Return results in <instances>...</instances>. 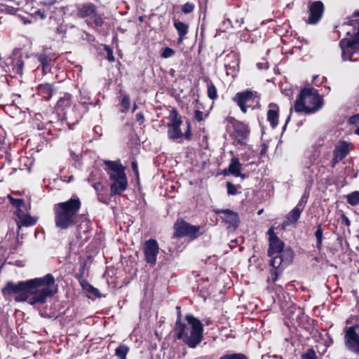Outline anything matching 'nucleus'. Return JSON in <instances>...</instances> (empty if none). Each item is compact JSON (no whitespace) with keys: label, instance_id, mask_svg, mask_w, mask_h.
Wrapping results in <instances>:
<instances>
[{"label":"nucleus","instance_id":"f257e3e1","mask_svg":"<svg viewBox=\"0 0 359 359\" xmlns=\"http://www.w3.org/2000/svg\"><path fill=\"white\" fill-rule=\"evenodd\" d=\"M57 290L54 277L48 273L43 277L20 281L15 285L8 282L4 292H12L16 302L27 301L29 304H43Z\"/></svg>","mask_w":359,"mask_h":359},{"label":"nucleus","instance_id":"f03ea898","mask_svg":"<svg viewBox=\"0 0 359 359\" xmlns=\"http://www.w3.org/2000/svg\"><path fill=\"white\" fill-rule=\"evenodd\" d=\"M268 234V255L271 257L270 265L274 269L272 273L276 276L273 279L276 280L278 274L292 262L294 253L290 248H285L284 243L277 236L273 228L269 229Z\"/></svg>","mask_w":359,"mask_h":359},{"label":"nucleus","instance_id":"7ed1b4c3","mask_svg":"<svg viewBox=\"0 0 359 359\" xmlns=\"http://www.w3.org/2000/svg\"><path fill=\"white\" fill-rule=\"evenodd\" d=\"M81 205L77 196L55 204L53 209L55 226L61 230H65L76 224Z\"/></svg>","mask_w":359,"mask_h":359},{"label":"nucleus","instance_id":"20e7f679","mask_svg":"<svg viewBox=\"0 0 359 359\" xmlns=\"http://www.w3.org/2000/svg\"><path fill=\"white\" fill-rule=\"evenodd\" d=\"M178 310V318L176 323L177 338L183 341L191 348H195L202 340L203 326L201 322L192 316H186L187 323L182 324L181 320L180 308Z\"/></svg>","mask_w":359,"mask_h":359},{"label":"nucleus","instance_id":"39448f33","mask_svg":"<svg viewBox=\"0 0 359 359\" xmlns=\"http://www.w3.org/2000/svg\"><path fill=\"white\" fill-rule=\"evenodd\" d=\"M323 107V99L314 88H304L299 95L294 104L297 112L314 113Z\"/></svg>","mask_w":359,"mask_h":359},{"label":"nucleus","instance_id":"423d86ee","mask_svg":"<svg viewBox=\"0 0 359 359\" xmlns=\"http://www.w3.org/2000/svg\"><path fill=\"white\" fill-rule=\"evenodd\" d=\"M226 128L231 137L238 143L243 144L249 135L248 126L232 117L226 118Z\"/></svg>","mask_w":359,"mask_h":359},{"label":"nucleus","instance_id":"0eeeda50","mask_svg":"<svg viewBox=\"0 0 359 359\" xmlns=\"http://www.w3.org/2000/svg\"><path fill=\"white\" fill-rule=\"evenodd\" d=\"M77 15L79 18H88L86 22L89 25L93 24L96 27H101L103 25L102 18L98 15L96 6L91 3H86L81 5L78 10Z\"/></svg>","mask_w":359,"mask_h":359},{"label":"nucleus","instance_id":"6e6552de","mask_svg":"<svg viewBox=\"0 0 359 359\" xmlns=\"http://www.w3.org/2000/svg\"><path fill=\"white\" fill-rule=\"evenodd\" d=\"M173 238L188 236L196 238L201 226L191 225L182 219H178L174 224Z\"/></svg>","mask_w":359,"mask_h":359},{"label":"nucleus","instance_id":"1a4fd4ad","mask_svg":"<svg viewBox=\"0 0 359 359\" xmlns=\"http://www.w3.org/2000/svg\"><path fill=\"white\" fill-rule=\"evenodd\" d=\"M345 344L347 348L359 355V325L345 327Z\"/></svg>","mask_w":359,"mask_h":359},{"label":"nucleus","instance_id":"9d476101","mask_svg":"<svg viewBox=\"0 0 359 359\" xmlns=\"http://www.w3.org/2000/svg\"><path fill=\"white\" fill-rule=\"evenodd\" d=\"M214 212L216 214L222 215L221 219L222 222L227 225L228 229L232 228L233 229H236L238 228L240 219L236 212L229 209H215Z\"/></svg>","mask_w":359,"mask_h":359},{"label":"nucleus","instance_id":"9b49d317","mask_svg":"<svg viewBox=\"0 0 359 359\" xmlns=\"http://www.w3.org/2000/svg\"><path fill=\"white\" fill-rule=\"evenodd\" d=\"M104 164L109 179L126 175V167L123 165L119 161L107 160L104 161Z\"/></svg>","mask_w":359,"mask_h":359},{"label":"nucleus","instance_id":"f8f14e48","mask_svg":"<svg viewBox=\"0 0 359 359\" xmlns=\"http://www.w3.org/2000/svg\"><path fill=\"white\" fill-rule=\"evenodd\" d=\"M159 248L157 241L154 239L147 241L144 245L145 260L148 264L154 265L156 262V257Z\"/></svg>","mask_w":359,"mask_h":359},{"label":"nucleus","instance_id":"ddd939ff","mask_svg":"<svg viewBox=\"0 0 359 359\" xmlns=\"http://www.w3.org/2000/svg\"><path fill=\"white\" fill-rule=\"evenodd\" d=\"M324 6L321 1H315L309 7V16L307 22L311 25L317 23L322 18Z\"/></svg>","mask_w":359,"mask_h":359},{"label":"nucleus","instance_id":"4468645a","mask_svg":"<svg viewBox=\"0 0 359 359\" xmlns=\"http://www.w3.org/2000/svg\"><path fill=\"white\" fill-rule=\"evenodd\" d=\"M110 180L112 181L110 186V191L112 195L120 194L128 187V182L126 175L120 177L111 178Z\"/></svg>","mask_w":359,"mask_h":359},{"label":"nucleus","instance_id":"2eb2a0df","mask_svg":"<svg viewBox=\"0 0 359 359\" xmlns=\"http://www.w3.org/2000/svg\"><path fill=\"white\" fill-rule=\"evenodd\" d=\"M182 121L177 117V114L172 118V123L168 125V136L171 139H178L183 136V133L180 130V125Z\"/></svg>","mask_w":359,"mask_h":359},{"label":"nucleus","instance_id":"dca6fc26","mask_svg":"<svg viewBox=\"0 0 359 359\" xmlns=\"http://www.w3.org/2000/svg\"><path fill=\"white\" fill-rule=\"evenodd\" d=\"M306 201L302 198L297 205L287 215L285 224L287 225L295 223L299 218Z\"/></svg>","mask_w":359,"mask_h":359},{"label":"nucleus","instance_id":"f3484780","mask_svg":"<svg viewBox=\"0 0 359 359\" xmlns=\"http://www.w3.org/2000/svg\"><path fill=\"white\" fill-rule=\"evenodd\" d=\"M253 97V92L250 90H246L242 93H238L233 100L237 102L238 106L240 107L241 111L244 113L247 111V106L246 104L252 100Z\"/></svg>","mask_w":359,"mask_h":359},{"label":"nucleus","instance_id":"a211bd4d","mask_svg":"<svg viewBox=\"0 0 359 359\" xmlns=\"http://www.w3.org/2000/svg\"><path fill=\"white\" fill-rule=\"evenodd\" d=\"M16 215L18 219V225L20 227V225L25 226H33L36 222V218L32 217L29 214L23 212L22 209L17 210Z\"/></svg>","mask_w":359,"mask_h":359},{"label":"nucleus","instance_id":"6ab92c4d","mask_svg":"<svg viewBox=\"0 0 359 359\" xmlns=\"http://www.w3.org/2000/svg\"><path fill=\"white\" fill-rule=\"evenodd\" d=\"M353 146L346 142H339L335 146L334 157H345L349 154Z\"/></svg>","mask_w":359,"mask_h":359},{"label":"nucleus","instance_id":"aec40b11","mask_svg":"<svg viewBox=\"0 0 359 359\" xmlns=\"http://www.w3.org/2000/svg\"><path fill=\"white\" fill-rule=\"evenodd\" d=\"M267 112V119L270 122L272 128H275L278 123V107L273 103L269 106Z\"/></svg>","mask_w":359,"mask_h":359},{"label":"nucleus","instance_id":"412c9836","mask_svg":"<svg viewBox=\"0 0 359 359\" xmlns=\"http://www.w3.org/2000/svg\"><path fill=\"white\" fill-rule=\"evenodd\" d=\"M241 165L238 161V158H232L231 163H230L228 170H224V175L232 174L235 176H241L243 178L245 177V175H242L240 172Z\"/></svg>","mask_w":359,"mask_h":359},{"label":"nucleus","instance_id":"4be33fe9","mask_svg":"<svg viewBox=\"0 0 359 359\" xmlns=\"http://www.w3.org/2000/svg\"><path fill=\"white\" fill-rule=\"evenodd\" d=\"M174 27L177 29V34L179 35L178 43H182L184 40V36L188 32L189 26L188 25L182 22L176 20L174 22Z\"/></svg>","mask_w":359,"mask_h":359},{"label":"nucleus","instance_id":"5701e85b","mask_svg":"<svg viewBox=\"0 0 359 359\" xmlns=\"http://www.w3.org/2000/svg\"><path fill=\"white\" fill-rule=\"evenodd\" d=\"M54 92L52 86L49 83L41 84L38 86V93L46 100H49Z\"/></svg>","mask_w":359,"mask_h":359},{"label":"nucleus","instance_id":"b1692460","mask_svg":"<svg viewBox=\"0 0 359 359\" xmlns=\"http://www.w3.org/2000/svg\"><path fill=\"white\" fill-rule=\"evenodd\" d=\"M71 105V95L67 93H65L57 101L56 107L61 111L65 110L69 108Z\"/></svg>","mask_w":359,"mask_h":359},{"label":"nucleus","instance_id":"393cba45","mask_svg":"<svg viewBox=\"0 0 359 359\" xmlns=\"http://www.w3.org/2000/svg\"><path fill=\"white\" fill-rule=\"evenodd\" d=\"M129 351V348L124 344L118 346L115 350V355L120 359H127L126 355Z\"/></svg>","mask_w":359,"mask_h":359},{"label":"nucleus","instance_id":"a878e982","mask_svg":"<svg viewBox=\"0 0 359 359\" xmlns=\"http://www.w3.org/2000/svg\"><path fill=\"white\" fill-rule=\"evenodd\" d=\"M81 285H82L83 289L86 292L91 294L92 295H93V296H95L96 297H100V294L99 292V290L97 288L93 287L88 283L83 281V282L81 283Z\"/></svg>","mask_w":359,"mask_h":359},{"label":"nucleus","instance_id":"bb28decb","mask_svg":"<svg viewBox=\"0 0 359 359\" xmlns=\"http://www.w3.org/2000/svg\"><path fill=\"white\" fill-rule=\"evenodd\" d=\"M348 203L353 206L359 204V191L351 192L346 196Z\"/></svg>","mask_w":359,"mask_h":359},{"label":"nucleus","instance_id":"cd10ccee","mask_svg":"<svg viewBox=\"0 0 359 359\" xmlns=\"http://www.w3.org/2000/svg\"><path fill=\"white\" fill-rule=\"evenodd\" d=\"M37 57L39 61L41 62L43 67V70L46 71V69H48L50 66L51 58L45 54H40Z\"/></svg>","mask_w":359,"mask_h":359},{"label":"nucleus","instance_id":"c85d7f7f","mask_svg":"<svg viewBox=\"0 0 359 359\" xmlns=\"http://www.w3.org/2000/svg\"><path fill=\"white\" fill-rule=\"evenodd\" d=\"M8 198L9 199L11 203L17 208V210L21 209V207L24 205V200L22 199H16L12 197L11 195H8Z\"/></svg>","mask_w":359,"mask_h":359},{"label":"nucleus","instance_id":"c756f323","mask_svg":"<svg viewBox=\"0 0 359 359\" xmlns=\"http://www.w3.org/2000/svg\"><path fill=\"white\" fill-rule=\"evenodd\" d=\"M323 233L321 226H318V227L315 233V236H316V240H317L316 247L319 250L321 248V245H322Z\"/></svg>","mask_w":359,"mask_h":359},{"label":"nucleus","instance_id":"7c9ffc66","mask_svg":"<svg viewBox=\"0 0 359 359\" xmlns=\"http://www.w3.org/2000/svg\"><path fill=\"white\" fill-rule=\"evenodd\" d=\"M208 97L212 100H215L217 97V88L212 83L208 84Z\"/></svg>","mask_w":359,"mask_h":359},{"label":"nucleus","instance_id":"2f4dec72","mask_svg":"<svg viewBox=\"0 0 359 359\" xmlns=\"http://www.w3.org/2000/svg\"><path fill=\"white\" fill-rule=\"evenodd\" d=\"M23 66H24V63H23V61L20 59H19L16 62L15 64L13 66V69L14 71L18 74L19 75H22L23 74Z\"/></svg>","mask_w":359,"mask_h":359},{"label":"nucleus","instance_id":"473e14b6","mask_svg":"<svg viewBox=\"0 0 359 359\" xmlns=\"http://www.w3.org/2000/svg\"><path fill=\"white\" fill-rule=\"evenodd\" d=\"M121 105L123 108V109L121 110L122 112H125L130 109V98L128 95H124L123 97L122 100H121Z\"/></svg>","mask_w":359,"mask_h":359},{"label":"nucleus","instance_id":"72a5a7b5","mask_svg":"<svg viewBox=\"0 0 359 359\" xmlns=\"http://www.w3.org/2000/svg\"><path fill=\"white\" fill-rule=\"evenodd\" d=\"M175 55V50L169 47L163 49L161 57L163 58H169Z\"/></svg>","mask_w":359,"mask_h":359},{"label":"nucleus","instance_id":"f704fd0d","mask_svg":"<svg viewBox=\"0 0 359 359\" xmlns=\"http://www.w3.org/2000/svg\"><path fill=\"white\" fill-rule=\"evenodd\" d=\"M302 359H318L315 351L311 348L307 350L306 353L302 354Z\"/></svg>","mask_w":359,"mask_h":359},{"label":"nucleus","instance_id":"c9c22d12","mask_svg":"<svg viewBox=\"0 0 359 359\" xmlns=\"http://www.w3.org/2000/svg\"><path fill=\"white\" fill-rule=\"evenodd\" d=\"M220 359H247V358L241 353H233L224 355Z\"/></svg>","mask_w":359,"mask_h":359},{"label":"nucleus","instance_id":"e433bc0d","mask_svg":"<svg viewBox=\"0 0 359 359\" xmlns=\"http://www.w3.org/2000/svg\"><path fill=\"white\" fill-rule=\"evenodd\" d=\"M194 7L195 6L193 4L188 2L182 6V11L186 14L190 13L194 11Z\"/></svg>","mask_w":359,"mask_h":359},{"label":"nucleus","instance_id":"4c0bfd02","mask_svg":"<svg viewBox=\"0 0 359 359\" xmlns=\"http://www.w3.org/2000/svg\"><path fill=\"white\" fill-rule=\"evenodd\" d=\"M227 193L230 195H235L237 194V189L234 184L231 182L226 184Z\"/></svg>","mask_w":359,"mask_h":359},{"label":"nucleus","instance_id":"58836bf2","mask_svg":"<svg viewBox=\"0 0 359 359\" xmlns=\"http://www.w3.org/2000/svg\"><path fill=\"white\" fill-rule=\"evenodd\" d=\"M132 168L133 170V172H135L136 180H137V182L139 183V182H140V175H139V170H138V166H137V162L133 161L132 163Z\"/></svg>","mask_w":359,"mask_h":359},{"label":"nucleus","instance_id":"ea45409f","mask_svg":"<svg viewBox=\"0 0 359 359\" xmlns=\"http://www.w3.org/2000/svg\"><path fill=\"white\" fill-rule=\"evenodd\" d=\"M349 123L355 126L358 128L359 126V114L351 116L349 118Z\"/></svg>","mask_w":359,"mask_h":359},{"label":"nucleus","instance_id":"a19ab883","mask_svg":"<svg viewBox=\"0 0 359 359\" xmlns=\"http://www.w3.org/2000/svg\"><path fill=\"white\" fill-rule=\"evenodd\" d=\"M194 116L197 121H201L203 120V114L202 111L196 110L194 113Z\"/></svg>","mask_w":359,"mask_h":359},{"label":"nucleus","instance_id":"79ce46f5","mask_svg":"<svg viewBox=\"0 0 359 359\" xmlns=\"http://www.w3.org/2000/svg\"><path fill=\"white\" fill-rule=\"evenodd\" d=\"M105 50L107 51L108 60L109 61H114V57L113 56V52L108 46H105Z\"/></svg>","mask_w":359,"mask_h":359},{"label":"nucleus","instance_id":"37998d69","mask_svg":"<svg viewBox=\"0 0 359 359\" xmlns=\"http://www.w3.org/2000/svg\"><path fill=\"white\" fill-rule=\"evenodd\" d=\"M184 135L187 139H190L191 137V133H190V123H187V131L184 133Z\"/></svg>","mask_w":359,"mask_h":359},{"label":"nucleus","instance_id":"c03bdc74","mask_svg":"<svg viewBox=\"0 0 359 359\" xmlns=\"http://www.w3.org/2000/svg\"><path fill=\"white\" fill-rule=\"evenodd\" d=\"M257 66L259 69H266V68H268V64L266 62H264V63H263V62L257 63Z\"/></svg>","mask_w":359,"mask_h":359},{"label":"nucleus","instance_id":"a18cd8bd","mask_svg":"<svg viewBox=\"0 0 359 359\" xmlns=\"http://www.w3.org/2000/svg\"><path fill=\"white\" fill-rule=\"evenodd\" d=\"M344 220L345 224H346L347 226H348V225L350 224V221H349V219H348L347 217H345L344 218Z\"/></svg>","mask_w":359,"mask_h":359},{"label":"nucleus","instance_id":"49530a36","mask_svg":"<svg viewBox=\"0 0 359 359\" xmlns=\"http://www.w3.org/2000/svg\"><path fill=\"white\" fill-rule=\"evenodd\" d=\"M84 222H85V226H86L87 229H88L89 226H90V221L89 220H86Z\"/></svg>","mask_w":359,"mask_h":359},{"label":"nucleus","instance_id":"de8ad7c7","mask_svg":"<svg viewBox=\"0 0 359 359\" xmlns=\"http://www.w3.org/2000/svg\"><path fill=\"white\" fill-rule=\"evenodd\" d=\"M141 119H143L142 114H137V120L140 121Z\"/></svg>","mask_w":359,"mask_h":359},{"label":"nucleus","instance_id":"09e8293b","mask_svg":"<svg viewBox=\"0 0 359 359\" xmlns=\"http://www.w3.org/2000/svg\"><path fill=\"white\" fill-rule=\"evenodd\" d=\"M355 133L359 135V126H358V127L355 129Z\"/></svg>","mask_w":359,"mask_h":359},{"label":"nucleus","instance_id":"8fccbe9b","mask_svg":"<svg viewBox=\"0 0 359 359\" xmlns=\"http://www.w3.org/2000/svg\"><path fill=\"white\" fill-rule=\"evenodd\" d=\"M137 109V104H134L133 108V112H134Z\"/></svg>","mask_w":359,"mask_h":359},{"label":"nucleus","instance_id":"3c124183","mask_svg":"<svg viewBox=\"0 0 359 359\" xmlns=\"http://www.w3.org/2000/svg\"><path fill=\"white\" fill-rule=\"evenodd\" d=\"M99 185H100V184H95L94 188L97 190Z\"/></svg>","mask_w":359,"mask_h":359},{"label":"nucleus","instance_id":"603ef678","mask_svg":"<svg viewBox=\"0 0 359 359\" xmlns=\"http://www.w3.org/2000/svg\"><path fill=\"white\" fill-rule=\"evenodd\" d=\"M265 154V151L264 149H262L261 151V155H264Z\"/></svg>","mask_w":359,"mask_h":359},{"label":"nucleus","instance_id":"864d4df0","mask_svg":"<svg viewBox=\"0 0 359 359\" xmlns=\"http://www.w3.org/2000/svg\"><path fill=\"white\" fill-rule=\"evenodd\" d=\"M41 18L42 19H44V18H46L45 14L42 13V14L41 15Z\"/></svg>","mask_w":359,"mask_h":359},{"label":"nucleus","instance_id":"5fc2aeb1","mask_svg":"<svg viewBox=\"0 0 359 359\" xmlns=\"http://www.w3.org/2000/svg\"><path fill=\"white\" fill-rule=\"evenodd\" d=\"M55 4V1H53L50 2L48 4H50V5H53V4Z\"/></svg>","mask_w":359,"mask_h":359},{"label":"nucleus","instance_id":"6e6d98bb","mask_svg":"<svg viewBox=\"0 0 359 359\" xmlns=\"http://www.w3.org/2000/svg\"><path fill=\"white\" fill-rule=\"evenodd\" d=\"M262 211H263V210H259L258 214L260 215L262 212Z\"/></svg>","mask_w":359,"mask_h":359},{"label":"nucleus","instance_id":"4d7b16f0","mask_svg":"<svg viewBox=\"0 0 359 359\" xmlns=\"http://www.w3.org/2000/svg\"><path fill=\"white\" fill-rule=\"evenodd\" d=\"M337 159L335 158V161H334V162L333 163V165H332L333 166H334V164L337 163Z\"/></svg>","mask_w":359,"mask_h":359},{"label":"nucleus","instance_id":"13d9d810","mask_svg":"<svg viewBox=\"0 0 359 359\" xmlns=\"http://www.w3.org/2000/svg\"><path fill=\"white\" fill-rule=\"evenodd\" d=\"M81 228V225L78 226L79 230H80Z\"/></svg>","mask_w":359,"mask_h":359}]
</instances>
